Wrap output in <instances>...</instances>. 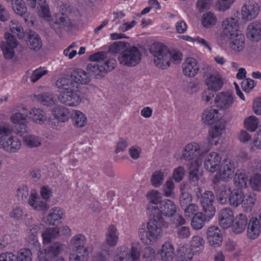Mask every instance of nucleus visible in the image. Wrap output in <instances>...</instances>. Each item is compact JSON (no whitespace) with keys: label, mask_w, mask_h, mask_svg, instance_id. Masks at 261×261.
<instances>
[{"label":"nucleus","mask_w":261,"mask_h":261,"mask_svg":"<svg viewBox=\"0 0 261 261\" xmlns=\"http://www.w3.org/2000/svg\"><path fill=\"white\" fill-rule=\"evenodd\" d=\"M152 218L146 224L143 223L139 227L138 233L140 240L147 245L160 239L163 235L162 227V216L170 217L176 212L175 203L168 199L163 200L156 209L151 206Z\"/></svg>","instance_id":"1"},{"label":"nucleus","mask_w":261,"mask_h":261,"mask_svg":"<svg viewBox=\"0 0 261 261\" xmlns=\"http://www.w3.org/2000/svg\"><path fill=\"white\" fill-rule=\"evenodd\" d=\"M38 15L48 22L55 31H59L62 29L69 30L72 28L73 23L70 19L63 14H56L55 20L54 21L49 5L46 0H38Z\"/></svg>","instance_id":"2"},{"label":"nucleus","mask_w":261,"mask_h":261,"mask_svg":"<svg viewBox=\"0 0 261 261\" xmlns=\"http://www.w3.org/2000/svg\"><path fill=\"white\" fill-rule=\"evenodd\" d=\"M85 236L82 234L74 236L70 240L72 249L69 254L70 261H88L89 254L93 250L92 246L85 247Z\"/></svg>","instance_id":"3"},{"label":"nucleus","mask_w":261,"mask_h":261,"mask_svg":"<svg viewBox=\"0 0 261 261\" xmlns=\"http://www.w3.org/2000/svg\"><path fill=\"white\" fill-rule=\"evenodd\" d=\"M203 70V82L206 88L215 92L221 90L224 84L223 75L214 67L208 65H206Z\"/></svg>","instance_id":"4"},{"label":"nucleus","mask_w":261,"mask_h":261,"mask_svg":"<svg viewBox=\"0 0 261 261\" xmlns=\"http://www.w3.org/2000/svg\"><path fill=\"white\" fill-rule=\"evenodd\" d=\"M9 128L0 125V149L8 153H15L20 148L21 141L16 136L9 135Z\"/></svg>","instance_id":"5"},{"label":"nucleus","mask_w":261,"mask_h":261,"mask_svg":"<svg viewBox=\"0 0 261 261\" xmlns=\"http://www.w3.org/2000/svg\"><path fill=\"white\" fill-rule=\"evenodd\" d=\"M150 51L158 67L166 69L170 66V50L166 46L160 43H154L150 48Z\"/></svg>","instance_id":"6"},{"label":"nucleus","mask_w":261,"mask_h":261,"mask_svg":"<svg viewBox=\"0 0 261 261\" xmlns=\"http://www.w3.org/2000/svg\"><path fill=\"white\" fill-rule=\"evenodd\" d=\"M142 59L140 49L135 46H128L122 54L119 55L118 60L122 66L132 67L138 65Z\"/></svg>","instance_id":"7"},{"label":"nucleus","mask_w":261,"mask_h":261,"mask_svg":"<svg viewBox=\"0 0 261 261\" xmlns=\"http://www.w3.org/2000/svg\"><path fill=\"white\" fill-rule=\"evenodd\" d=\"M215 104L224 115L229 112L236 101V97L231 92L222 91L215 96Z\"/></svg>","instance_id":"8"},{"label":"nucleus","mask_w":261,"mask_h":261,"mask_svg":"<svg viewBox=\"0 0 261 261\" xmlns=\"http://www.w3.org/2000/svg\"><path fill=\"white\" fill-rule=\"evenodd\" d=\"M219 170L215 175V181L219 180L228 181L234 175L236 167L234 162L229 159L224 160L219 167Z\"/></svg>","instance_id":"9"},{"label":"nucleus","mask_w":261,"mask_h":261,"mask_svg":"<svg viewBox=\"0 0 261 261\" xmlns=\"http://www.w3.org/2000/svg\"><path fill=\"white\" fill-rule=\"evenodd\" d=\"M140 256V251L136 246H132L129 249L127 246L123 245L117 248L114 261H128L130 257L132 260H138Z\"/></svg>","instance_id":"10"},{"label":"nucleus","mask_w":261,"mask_h":261,"mask_svg":"<svg viewBox=\"0 0 261 261\" xmlns=\"http://www.w3.org/2000/svg\"><path fill=\"white\" fill-rule=\"evenodd\" d=\"M202 163L203 157L202 155H199L188 164L189 180L190 182L194 186H198L200 182H203L202 175L199 171Z\"/></svg>","instance_id":"11"},{"label":"nucleus","mask_w":261,"mask_h":261,"mask_svg":"<svg viewBox=\"0 0 261 261\" xmlns=\"http://www.w3.org/2000/svg\"><path fill=\"white\" fill-rule=\"evenodd\" d=\"M58 99L61 103L70 107H76L82 102L79 93L74 88L61 92Z\"/></svg>","instance_id":"12"},{"label":"nucleus","mask_w":261,"mask_h":261,"mask_svg":"<svg viewBox=\"0 0 261 261\" xmlns=\"http://www.w3.org/2000/svg\"><path fill=\"white\" fill-rule=\"evenodd\" d=\"M260 11L259 5L254 1L245 2L241 9V18L243 20L250 21L255 19Z\"/></svg>","instance_id":"13"},{"label":"nucleus","mask_w":261,"mask_h":261,"mask_svg":"<svg viewBox=\"0 0 261 261\" xmlns=\"http://www.w3.org/2000/svg\"><path fill=\"white\" fill-rule=\"evenodd\" d=\"M63 250V245L55 243L38 253L39 261H53Z\"/></svg>","instance_id":"14"},{"label":"nucleus","mask_w":261,"mask_h":261,"mask_svg":"<svg viewBox=\"0 0 261 261\" xmlns=\"http://www.w3.org/2000/svg\"><path fill=\"white\" fill-rule=\"evenodd\" d=\"M214 199L213 193L210 191H205L200 198L202 210L208 219H212L216 213L215 208L213 205Z\"/></svg>","instance_id":"15"},{"label":"nucleus","mask_w":261,"mask_h":261,"mask_svg":"<svg viewBox=\"0 0 261 261\" xmlns=\"http://www.w3.org/2000/svg\"><path fill=\"white\" fill-rule=\"evenodd\" d=\"M28 203L32 209L38 212H46L49 209V205L43 200L35 189H32L28 199Z\"/></svg>","instance_id":"16"},{"label":"nucleus","mask_w":261,"mask_h":261,"mask_svg":"<svg viewBox=\"0 0 261 261\" xmlns=\"http://www.w3.org/2000/svg\"><path fill=\"white\" fill-rule=\"evenodd\" d=\"M222 162L221 155L217 152L212 151L205 155L203 159L205 169L208 172L214 173L218 170Z\"/></svg>","instance_id":"17"},{"label":"nucleus","mask_w":261,"mask_h":261,"mask_svg":"<svg viewBox=\"0 0 261 261\" xmlns=\"http://www.w3.org/2000/svg\"><path fill=\"white\" fill-rule=\"evenodd\" d=\"M201 151L200 145L197 142H192L187 144L182 148L181 159L187 161H192L197 156L202 155L199 154Z\"/></svg>","instance_id":"18"},{"label":"nucleus","mask_w":261,"mask_h":261,"mask_svg":"<svg viewBox=\"0 0 261 261\" xmlns=\"http://www.w3.org/2000/svg\"><path fill=\"white\" fill-rule=\"evenodd\" d=\"M41 224H33L30 225L25 231V240L36 249H40V243L38 241Z\"/></svg>","instance_id":"19"},{"label":"nucleus","mask_w":261,"mask_h":261,"mask_svg":"<svg viewBox=\"0 0 261 261\" xmlns=\"http://www.w3.org/2000/svg\"><path fill=\"white\" fill-rule=\"evenodd\" d=\"M224 115L218 109L210 107L204 110L201 116V119L204 124L211 125L222 120Z\"/></svg>","instance_id":"20"},{"label":"nucleus","mask_w":261,"mask_h":261,"mask_svg":"<svg viewBox=\"0 0 261 261\" xmlns=\"http://www.w3.org/2000/svg\"><path fill=\"white\" fill-rule=\"evenodd\" d=\"M225 124H220V125H215L208 132L207 141L208 145L206 147L207 151L211 149L213 145L216 146L219 143V141L221 138L222 134L225 129Z\"/></svg>","instance_id":"21"},{"label":"nucleus","mask_w":261,"mask_h":261,"mask_svg":"<svg viewBox=\"0 0 261 261\" xmlns=\"http://www.w3.org/2000/svg\"><path fill=\"white\" fill-rule=\"evenodd\" d=\"M199 70V63L194 58L189 57L186 59L182 64V72L186 76L194 77L198 74Z\"/></svg>","instance_id":"22"},{"label":"nucleus","mask_w":261,"mask_h":261,"mask_svg":"<svg viewBox=\"0 0 261 261\" xmlns=\"http://www.w3.org/2000/svg\"><path fill=\"white\" fill-rule=\"evenodd\" d=\"M229 47L234 53L243 51L245 47V36L241 32H236V34L229 37Z\"/></svg>","instance_id":"23"},{"label":"nucleus","mask_w":261,"mask_h":261,"mask_svg":"<svg viewBox=\"0 0 261 261\" xmlns=\"http://www.w3.org/2000/svg\"><path fill=\"white\" fill-rule=\"evenodd\" d=\"M247 38L251 42H257L261 40V22L254 21L249 23L246 31Z\"/></svg>","instance_id":"24"},{"label":"nucleus","mask_w":261,"mask_h":261,"mask_svg":"<svg viewBox=\"0 0 261 261\" xmlns=\"http://www.w3.org/2000/svg\"><path fill=\"white\" fill-rule=\"evenodd\" d=\"M5 38L6 43L3 44L2 48L3 54L6 59H11L14 55V48L18 45V42L14 37L9 33H6Z\"/></svg>","instance_id":"25"},{"label":"nucleus","mask_w":261,"mask_h":261,"mask_svg":"<svg viewBox=\"0 0 261 261\" xmlns=\"http://www.w3.org/2000/svg\"><path fill=\"white\" fill-rule=\"evenodd\" d=\"M64 211L59 207L51 208L44 221L49 225H55L61 223L64 217Z\"/></svg>","instance_id":"26"},{"label":"nucleus","mask_w":261,"mask_h":261,"mask_svg":"<svg viewBox=\"0 0 261 261\" xmlns=\"http://www.w3.org/2000/svg\"><path fill=\"white\" fill-rule=\"evenodd\" d=\"M234 218L233 212L229 207L223 208L219 212L218 221L222 228L226 229L231 226Z\"/></svg>","instance_id":"27"},{"label":"nucleus","mask_w":261,"mask_h":261,"mask_svg":"<svg viewBox=\"0 0 261 261\" xmlns=\"http://www.w3.org/2000/svg\"><path fill=\"white\" fill-rule=\"evenodd\" d=\"M207 239L209 244L214 247H219L222 242V234L220 229L215 226H210L207 230Z\"/></svg>","instance_id":"28"},{"label":"nucleus","mask_w":261,"mask_h":261,"mask_svg":"<svg viewBox=\"0 0 261 261\" xmlns=\"http://www.w3.org/2000/svg\"><path fill=\"white\" fill-rule=\"evenodd\" d=\"M222 29L224 34L228 37L236 34V32H241L239 30L238 21L233 17H227L222 22Z\"/></svg>","instance_id":"29"},{"label":"nucleus","mask_w":261,"mask_h":261,"mask_svg":"<svg viewBox=\"0 0 261 261\" xmlns=\"http://www.w3.org/2000/svg\"><path fill=\"white\" fill-rule=\"evenodd\" d=\"M146 198L149 203L147 207V213L150 215H152L151 210H149L151 206L152 208H157L163 201L162 196L159 191L156 190H151L146 193Z\"/></svg>","instance_id":"30"},{"label":"nucleus","mask_w":261,"mask_h":261,"mask_svg":"<svg viewBox=\"0 0 261 261\" xmlns=\"http://www.w3.org/2000/svg\"><path fill=\"white\" fill-rule=\"evenodd\" d=\"M52 114L55 118L60 122L68 121L71 116L70 109L62 105H58L53 108Z\"/></svg>","instance_id":"31"},{"label":"nucleus","mask_w":261,"mask_h":261,"mask_svg":"<svg viewBox=\"0 0 261 261\" xmlns=\"http://www.w3.org/2000/svg\"><path fill=\"white\" fill-rule=\"evenodd\" d=\"M248 219L243 214H240L233 219L232 224V229L236 234H240L243 232L248 225Z\"/></svg>","instance_id":"32"},{"label":"nucleus","mask_w":261,"mask_h":261,"mask_svg":"<svg viewBox=\"0 0 261 261\" xmlns=\"http://www.w3.org/2000/svg\"><path fill=\"white\" fill-rule=\"evenodd\" d=\"M160 253L162 261H172L175 256V249L172 243L168 241L164 242Z\"/></svg>","instance_id":"33"},{"label":"nucleus","mask_w":261,"mask_h":261,"mask_svg":"<svg viewBox=\"0 0 261 261\" xmlns=\"http://www.w3.org/2000/svg\"><path fill=\"white\" fill-rule=\"evenodd\" d=\"M261 232V227L258 224L257 218H252L248 223L247 229V236L250 240H254L257 238Z\"/></svg>","instance_id":"34"},{"label":"nucleus","mask_w":261,"mask_h":261,"mask_svg":"<svg viewBox=\"0 0 261 261\" xmlns=\"http://www.w3.org/2000/svg\"><path fill=\"white\" fill-rule=\"evenodd\" d=\"M119 239V232L115 225H110L106 233V242L110 247L117 245Z\"/></svg>","instance_id":"35"},{"label":"nucleus","mask_w":261,"mask_h":261,"mask_svg":"<svg viewBox=\"0 0 261 261\" xmlns=\"http://www.w3.org/2000/svg\"><path fill=\"white\" fill-rule=\"evenodd\" d=\"M170 172L168 169H164L154 171L151 176L150 182L152 186L158 188L160 187L163 182L165 177Z\"/></svg>","instance_id":"36"},{"label":"nucleus","mask_w":261,"mask_h":261,"mask_svg":"<svg viewBox=\"0 0 261 261\" xmlns=\"http://www.w3.org/2000/svg\"><path fill=\"white\" fill-rule=\"evenodd\" d=\"M231 191V188L227 185H223L219 187L216 193L217 201L221 204H226Z\"/></svg>","instance_id":"37"},{"label":"nucleus","mask_w":261,"mask_h":261,"mask_svg":"<svg viewBox=\"0 0 261 261\" xmlns=\"http://www.w3.org/2000/svg\"><path fill=\"white\" fill-rule=\"evenodd\" d=\"M248 177L246 172L243 169L237 170L233 180L234 185L238 188H246L249 181Z\"/></svg>","instance_id":"38"},{"label":"nucleus","mask_w":261,"mask_h":261,"mask_svg":"<svg viewBox=\"0 0 261 261\" xmlns=\"http://www.w3.org/2000/svg\"><path fill=\"white\" fill-rule=\"evenodd\" d=\"M204 240L202 237L198 236H194L190 241V248L188 249L191 250L194 254H199L204 249Z\"/></svg>","instance_id":"39"},{"label":"nucleus","mask_w":261,"mask_h":261,"mask_svg":"<svg viewBox=\"0 0 261 261\" xmlns=\"http://www.w3.org/2000/svg\"><path fill=\"white\" fill-rule=\"evenodd\" d=\"M30 118L37 124H42L46 120L45 112L40 108H34L29 112Z\"/></svg>","instance_id":"40"},{"label":"nucleus","mask_w":261,"mask_h":261,"mask_svg":"<svg viewBox=\"0 0 261 261\" xmlns=\"http://www.w3.org/2000/svg\"><path fill=\"white\" fill-rule=\"evenodd\" d=\"M218 18L216 14L211 12L204 13L201 19L202 26L206 29L213 28L218 23Z\"/></svg>","instance_id":"41"},{"label":"nucleus","mask_w":261,"mask_h":261,"mask_svg":"<svg viewBox=\"0 0 261 261\" xmlns=\"http://www.w3.org/2000/svg\"><path fill=\"white\" fill-rule=\"evenodd\" d=\"M70 118L73 124L77 127H82L87 123L86 116L82 112L78 110H72Z\"/></svg>","instance_id":"42"},{"label":"nucleus","mask_w":261,"mask_h":261,"mask_svg":"<svg viewBox=\"0 0 261 261\" xmlns=\"http://www.w3.org/2000/svg\"><path fill=\"white\" fill-rule=\"evenodd\" d=\"M243 123L244 128L250 132H254L260 127L259 119L254 115L246 117Z\"/></svg>","instance_id":"43"},{"label":"nucleus","mask_w":261,"mask_h":261,"mask_svg":"<svg viewBox=\"0 0 261 261\" xmlns=\"http://www.w3.org/2000/svg\"><path fill=\"white\" fill-rule=\"evenodd\" d=\"M244 194L241 190L234 189L231 191L227 202L232 206L238 207L243 201Z\"/></svg>","instance_id":"44"},{"label":"nucleus","mask_w":261,"mask_h":261,"mask_svg":"<svg viewBox=\"0 0 261 261\" xmlns=\"http://www.w3.org/2000/svg\"><path fill=\"white\" fill-rule=\"evenodd\" d=\"M71 78L75 83L81 84H87L90 81V78L88 74L84 70L81 69H77L72 71Z\"/></svg>","instance_id":"45"},{"label":"nucleus","mask_w":261,"mask_h":261,"mask_svg":"<svg viewBox=\"0 0 261 261\" xmlns=\"http://www.w3.org/2000/svg\"><path fill=\"white\" fill-rule=\"evenodd\" d=\"M27 43L31 49L36 51L42 47V42L39 35L33 31H30Z\"/></svg>","instance_id":"46"},{"label":"nucleus","mask_w":261,"mask_h":261,"mask_svg":"<svg viewBox=\"0 0 261 261\" xmlns=\"http://www.w3.org/2000/svg\"><path fill=\"white\" fill-rule=\"evenodd\" d=\"M36 99L44 106H51L56 101L55 95L49 92H44L35 96Z\"/></svg>","instance_id":"47"},{"label":"nucleus","mask_w":261,"mask_h":261,"mask_svg":"<svg viewBox=\"0 0 261 261\" xmlns=\"http://www.w3.org/2000/svg\"><path fill=\"white\" fill-rule=\"evenodd\" d=\"M42 237L43 244H48L58 239V236L56 227L45 228L42 232Z\"/></svg>","instance_id":"48"},{"label":"nucleus","mask_w":261,"mask_h":261,"mask_svg":"<svg viewBox=\"0 0 261 261\" xmlns=\"http://www.w3.org/2000/svg\"><path fill=\"white\" fill-rule=\"evenodd\" d=\"M103 65L101 63L93 62L87 65V69L89 72L97 79L101 77V74L104 73V70L102 69Z\"/></svg>","instance_id":"49"},{"label":"nucleus","mask_w":261,"mask_h":261,"mask_svg":"<svg viewBox=\"0 0 261 261\" xmlns=\"http://www.w3.org/2000/svg\"><path fill=\"white\" fill-rule=\"evenodd\" d=\"M256 201V196L253 193H250L246 196H244L243 201L242 203L244 211L246 212H251L255 205Z\"/></svg>","instance_id":"50"},{"label":"nucleus","mask_w":261,"mask_h":261,"mask_svg":"<svg viewBox=\"0 0 261 261\" xmlns=\"http://www.w3.org/2000/svg\"><path fill=\"white\" fill-rule=\"evenodd\" d=\"M207 218L202 213H199L193 216L191 221V226L195 230L201 229L204 225V222Z\"/></svg>","instance_id":"51"},{"label":"nucleus","mask_w":261,"mask_h":261,"mask_svg":"<svg viewBox=\"0 0 261 261\" xmlns=\"http://www.w3.org/2000/svg\"><path fill=\"white\" fill-rule=\"evenodd\" d=\"M14 12L20 16H22L27 12V7L23 0H14L11 3Z\"/></svg>","instance_id":"52"},{"label":"nucleus","mask_w":261,"mask_h":261,"mask_svg":"<svg viewBox=\"0 0 261 261\" xmlns=\"http://www.w3.org/2000/svg\"><path fill=\"white\" fill-rule=\"evenodd\" d=\"M249 185L254 191H261V174L256 173L252 174L249 180Z\"/></svg>","instance_id":"53"},{"label":"nucleus","mask_w":261,"mask_h":261,"mask_svg":"<svg viewBox=\"0 0 261 261\" xmlns=\"http://www.w3.org/2000/svg\"><path fill=\"white\" fill-rule=\"evenodd\" d=\"M11 32L19 39H22L24 36V32L21 24L16 20H12L9 25Z\"/></svg>","instance_id":"54"},{"label":"nucleus","mask_w":261,"mask_h":261,"mask_svg":"<svg viewBox=\"0 0 261 261\" xmlns=\"http://www.w3.org/2000/svg\"><path fill=\"white\" fill-rule=\"evenodd\" d=\"M20 110H22V112L15 113L11 116V121L14 124H18L22 123L28 116L26 108L22 107L20 108Z\"/></svg>","instance_id":"55"},{"label":"nucleus","mask_w":261,"mask_h":261,"mask_svg":"<svg viewBox=\"0 0 261 261\" xmlns=\"http://www.w3.org/2000/svg\"><path fill=\"white\" fill-rule=\"evenodd\" d=\"M23 142L25 145L29 147H37L42 144L41 138L35 135H27L23 138Z\"/></svg>","instance_id":"56"},{"label":"nucleus","mask_w":261,"mask_h":261,"mask_svg":"<svg viewBox=\"0 0 261 261\" xmlns=\"http://www.w3.org/2000/svg\"><path fill=\"white\" fill-rule=\"evenodd\" d=\"M127 47V44L123 42H115L109 46V51L113 54L121 55Z\"/></svg>","instance_id":"57"},{"label":"nucleus","mask_w":261,"mask_h":261,"mask_svg":"<svg viewBox=\"0 0 261 261\" xmlns=\"http://www.w3.org/2000/svg\"><path fill=\"white\" fill-rule=\"evenodd\" d=\"M48 73V70L44 67H40L32 71L29 79L32 83H34Z\"/></svg>","instance_id":"58"},{"label":"nucleus","mask_w":261,"mask_h":261,"mask_svg":"<svg viewBox=\"0 0 261 261\" xmlns=\"http://www.w3.org/2000/svg\"><path fill=\"white\" fill-rule=\"evenodd\" d=\"M56 85L58 88L66 91L69 90L75 87L74 83L72 82L69 79L66 77H61L58 79Z\"/></svg>","instance_id":"59"},{"label":"nucleus","mask_w":261,"mask_h":261,"mask_svg":"<svg viewBox=\"0 0 261 261\" xmlns=\"http://www.w3.org/2000/svg\"><path fill=\"white\" fill-rule=\"evenodd\" d=\"M179 252L180 255L177 261H191L194 255V253H192L191 250L188 249L186 246L180 247Z\"/></svg>","instance_id":"60"},{"label":"nucleus","mask_w":261,"mask_h":261,"mask_svg":"<svg viewBox=\"0 0 261 261\" xmlns=\"http://www.w3.org/2000/svg\"><path fill=\"white\" fill-rule=\"evenodd\" d=\"M174 188L175 185L173 180L171 178L168 179L162 187L164 196L167 197H173Z\"/></svg>","instance_id":"61"},{"label":"nucleus","mask_w":261,"mask_h":261,"mask_svg":"<svg viewBox=\"0 0 261 261\" xmlns=\"http://www.w3.org/2000/svg\"><path fill=\"white\" fill-rule=\"evenodd\" d=\"M29 187L26 185L19 186L16 191V196L19 200L26 199L29 197Z\"/></svg>","instance_id":"62"},{"label":"nucleus","mask_w":261,"mask_h":261,"mask_svg":"<svg viewBox=\"0 0 261 261\" xmlns=\"http://www.w3.org/2000/svg\"><path fill=\"white\" fill-rule=\"evenodd\" d=\"M180 191L179 204L181 207H184L190 203L192 201L193 198L191 194L186 191L181 187L180 188Z\"/></svg>","instance_id":"63"},{"label":"nucleus","mask_w":261,"mask_h":261,"mask_svg":"<svg viewBox=\"0 0 261 261\" xmlns=\"http://www.w3.org/2000/svg\"><path fill=\"white\" fill-rule=\"evenodd\" d=\"M198 211L199 207L196 204L189 203L185 206V208L184 209V215L186 218H190L199 213Z\"/></svg>","instance_id":"64"}]
</instances>
